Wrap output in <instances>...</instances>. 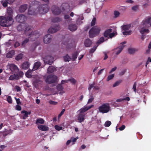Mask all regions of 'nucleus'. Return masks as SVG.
Masks as SVG:
<instances>
[{"label":"nucleus","instance_id":"41","mask_svg":"<svg viewBox=\"0 0 151 151\" xmlns=\"http://www.w3.org/2000/svg\"><path fill=\"white\" fill-rule=\"evenodd\" d=\"M63 59L65 61H69L71 59V58L68 55H67L63 57Z\"/></svg>","mask_w":151,"mask_h":151},{"label":"nucleus","instance_id":"58","mask_svg":"<svg viewBox=\"0 0 151 151\" xmlns=\"http://www.w3.org/2000/svg\"><path fill=\"white\" fill-rule=\"evenodd\" d=\"M16 75H17L19 77H19H22V76L23 75V73L22 72L20 71V72H19Z\"/></svg>","mask_w":151,"mask_h":151},{"label":"nucleus","instance_id":"61","mask_svg":"<svg viewBox=\"0 0 151 151\" xmlns=\"http://www.w3.org/2000/svg\"><path fill=\"white\" fill-rule=\"evenodd\" d=\"M6 2H3V1H2L1 2V3L2 4L3 6H4V7H6L7 6V4H8L7 2H6Z\"/></svg>","mask_w":151,"mask_h":151},{"label":"nucleus","instance_id":"27","mask_svg":"<svg viewBox=\"0 0 151 151\" xmlns=\"http://www.w3.org/2000/svg\"><path fill=\"white\" fill-rule=\"evenodd\" d=\"M56 70V68L53 66H50L47 69V72L48 73H50L53 72Z\"/></svg>","mask_w":151,"mask_h":151},{"label":"nucleus","instance_id":"57","mask_svg":"<svg viewBox=\"0 0 151 151\" xmlns=\"http://www.w3.org/2000/svg\"><path fill=\"white\" fill-rule=\"evenodd\" d=\"M95 85V83L94 82L93 83L89 85V86L88 88V89L90 91L91 90V89L93 88L94 87V86Z\"/></svg>","mask_w":151,"mask_h":151},{"label":"nucleus","instance_id":"51","mask_svg":"<svg viewBox=\"0 0 151 151\" xmlns=\"http://www.w3.org/2000/svg\"><path fill=\"white\" fill-rule=\"evenodd\" d=\"M55 129L58 131L62 129V127H60L57 125H55Z\"/></svg>","mask_w":151,"mask_h":151},{"label":"nucleus","instance_id":"49","mask_svg":"<svg viewBox=\"0 0 151 151\" xmlns=\"http://www.w3.org/2000/svg\"><path fill=\"white\" fill-rule=\"evenodd\" d=\"M68 80V81H70L72 83L74 84H75L76 82V81L75 79L72 78Z\"/></svg>","mask_w":151,"mask_h":151},{"label":"nucleus","instance_id":"46","mask_svg":"<svg viewBox=\"0 0 151 151\" xmlns=\"http://www.w3.org/2000/svg\"><path fill=\"white\" fill-rule=\"evenodd\" d=\"M114 74H112L109 75L107 77V81H109V80L112 79L114 77Z\"/></svg>","mask_w":151,"mask_h":151},{"label":"nucleus","instance_id":"64","mask_svg":"<svg viewBox=\"0 0 151 151\" xmlns=\"http://www.w3.org/2000/svg\"><path fill=\"white\" fill-rule=\"evenodd\" d=\"M117 69V67L116 66L114 67V68H113L109 72V73H111L112 72L114 71Z\"/></svg>","mask_w":151,"mask_h":151},{"label":"nucleus","instance_id":"6","mask_svg":"<svg viewBox=\"0 0 151 151\" xmlns=\"http://www.w3.org/2000/svg\"><path fill=\"white\" fill-rule=\"evenodd\" d=\"M58 78L56 76L52 74L48 76L46 78L45 81L48 84L55 83L57 82Z\"/></svg>","mask_w":151,"mask_h":151},{"label":"nucleus","instance_id":"53","mask_svg":"<svg viewBox=\"0 0 151 151\" xmlns=\"http://www.w3.org/2000/svg\"><path fill=\"white\" fill-rule=\"evenodd\" d=\"M49 103L53 105H55L58 104V103L57 102L55 101H52L51 100H50L49 101Z\"/></svg>","mask_w":151,"mask_h":151},{"label":"nucleus","instance_id":"4","mask_svg":"<svg viewBox=\"0 0 151 151\" xmlns=\"http://www.w3.org/2000/svg\"><path fill=\"white\" fill-rule=\"evenodd\" d=\"M40 4L36 7L37 13L40 14H44L47 13L49 10L48 5L47 4H44L40 5Z\"/></svg>","mask_w":151,"mask_h":151},{"label":"nucleus","instance_id":"63","mask_svg":"<svg viewBox=\"0 0 151 151\" xmlns=\"http://www.w3.org/2000/svg\"><path fill=\"white\" fill-rule=\"evenodd\" d=\"M114 35H115V34L114 32H112L111 33V32L110 33L109 36L108 38H112V37H114Z\"/></svg>","mask_w":151,"mask_h":151},{"label":"nucleus","instance_id":"14","mask_svg":"<svg viewBox=\"0 0 151 151\" xmlns=\"http://www.w3.org/2000/svg\"><path fill=\"white\" fill-rule=\"evenodd\" d=\"M93 106L94 105H93L88 106H85L83 108H81L78 111L84 114V113L87 111L91 108L93 107Z\"/></svg>","mask_w":151,"mask_h":151},{"label":"nucleus","instance_id":"60","mask_svg":"<svg viewBox=\"0 0 151 151\" xmlns=\"http://www.w3.org/2000/svg\"><path fill=\"white\" fill-rule=\"evenodd\" d=\"M16 109L18 111H21L22 109V107L18 105H17L16 106Z\"/></svg>","mask_w":151,"mask_h":151},{"label":"nucleus","instance_id":"37","mask_svg":"<svg viewBox=\"0 0 151 151\" xmlns=\"http://www.w3.org/2000/svg\"><path fill=\"white\" fill-rule=\"evenodd\" d=\"M23 55L22 54L20 53L17 55L15 57V59L17 60L18 61L22 58Z\"/></svg>","mask_w":151,"mask_h":151},{"label":"nucleus","instance_id":"40","mask_svg":"<svg viewBox=\"0 0 151 151\" xmlns=\"http://www.w3.org/2000/svg\"><path fill=\"white\" fill-rule=\"evenodd\" d=\"M122 33L124 35H131L132 33V31L131 30H129L128 31H125L123 32Z\"/></svg>","mask_w":151,"mask_h":151},{"label":"nucleus","instance_id":"42","mask_svg":"<svg viewBox=\"0 0 151 151\" xmlns=\"http://www.w3.org/2000/svg\"><path fill=\"white\" fill-rule=\"evenodd\" d=\"M105 41L104 38L103 37H101L98 41L97 43L100 44L104 42Z\"/></svg>","mask_w":151,"mask_h":151},{"label":"nucleus","instance_id":"11","mask_svg":"<svg viewBox=\"0 0 151 151\" xmlns=\"http://www.w3.org/2000/svg\"><path fill=\"white\" fill-rule=\"evenodd\" d=\"M60 28V26L58 25H55L53 27H51L48 30L49 33H53L58 31Z\"/></svg>","mask_w":151,"mask_h":151},{"label":"nucleus","instance_id":"56","mask_svg":"<svg viewBox=\"0 0 151 151\" xmlns=\"http://www.w3.org/2000/svg\"><path fill=\"white\" fill-rule=\"evenodd\" d=\"M94 99V97L93 96H91V98L89 99L87 102V104H90L91 103Z\"/></svg>","mask_w":151,"mask_h":151},{"label":"nucleus","instance_id":"28","mask_svg":"<svg viewBox=\"0 0 151 151\" xmlns=\"http://www.w3.org/2000/svg\"><path fill=\"white\" fill-rule=\"evenodd\" d=\"M112 31L111 29H109L106 30L104 33V36L105 37H107L109 36L110 33Z\"/></svg>","mask_w":151,"mask_h":151},{"label":"nucleus","instance_id":"43","mask_svg":"<svg viewBox=\"0 0 151 151\" xmlns=\"http://www.w3.org/2000/svg\"><path fill=\"white\" fill-rule=\"evenodd\" d=\"M56 89L58 91H60L63 89V88L61 84H58L56 86Z\"/></svg>","mask_w":151,"mask_h":151},{"label":"nucleus","instance_id":"17","mask_svg":"<svg viewBox=\"0 0 151 151\" xmlns=\"http://www.w3.org/2000/svg\"><path fill=\"white\" fill-rule=\"evenodd\" d=\"M9 67L10 70L12 72L16 73L19 71V69L14 64H11Z\"/></svg>","mask_w":151,"mask_h":151},{"label":"nucleus","instance_id":"36","mask_svg":"<svg viewBox=\"0 0 151 151\" xmlns=\"http://www.w3.org/2000/svg\"><path fill=\"white\" fill-rule=\"evenodd\" d=\"M78 53V52H76L73 54L72 59L73 61H75L76 59Z\"/></svg>","mask_w":151,"mask_h":151},{"label":"nucleus","instance_id":"22","mask_svg":"<svg viewBox=\"0 0 151 151\" xmlns=\"http://www.w3.org/2000/svg\"><path fill=\"white\" fill-rule=\"evenodd\" d=\"M37 127L40 130L43 131H47L49 130L48 127L46 125H39Z\"/></svg>","mask_w":151,"mask_h":151},{"label":"nucleus","instance_id":"54","mask_svg":"<svg viewBox=\"0 0 151 151\" xmlns=\"http://www.w3.org/2000/svg\"><path fill=\"white\" fill-rule=\"evenodd\" d=\"M136 86L137 83L136 82H135L132 88V89L134 90V91L135 92H136L137 91Z\"/></svg>","mask_w":151,"mask_h":151},{"label":"nucleus","instance_id":"62","mask_svg":"<svg viewBox=\"0 0 151 151\" xmlns=\"http://www.w3.org/2000/svg\"><path fill=\"white\" fill-rule=\"evenodd\" d=\"M20 45V43L18 42H16L14 44V47H15L16 48L17 47L19 46Z\"/></svg>","mask_w":151,"mask_h":151},{"label":"nucleus","instance_id":"18","mask_svg":"<svg viewBox=\"0 0 151 151\" xmlns=\"http://www.w3.org/2000/svg\"><path fill=\"white\" fill-rule=\"evenodd\" d=\"M21 112L22 114H24L22 116V119H26L28 116V115L31 114V111H27L25 110L22 111Z\"/></svg>","mask_w":151,"mask_h":151},{"label":"nucleus","instance_id":"45","mask_svg":"<svg viewBox=\"0 0 151 151\" xmlns=\"http://www.w3.org/2000/svg\"><path fill=\"white\" fill-rule=\"evenodd\" d=\"M111 124V122L110 121H106L104 124V126L107 127H109Z\"/></svg>","mask_w":151,"mask_h":151},{"label":"nucleus","instance_id":"24","mask_svg":"<svg viewBox=\"0 0 151 151\" xmlns=\"http://www.w3.org/2000/svg\"><path fill=\"white\" fill-rule=\"evenodd\" d=\"M62 8L63 10L66 9H68L70 8V4L68 3H63L61 5Z\"/></svg>","mask_w":151,"mask_h":151},{"label":"nucleus","instance_id":"10","mask_svg":"<svg viewBox=\"0 0 151 151\" xmlns=\"http://www.w3.org/2000/svg\"><path fill=\"white\" fill-rule=\"evenodd\" d=\"M52 13L55 15H59L61 12V10L57 6L54 5L51 8Z\"/></svg>","mask_w":151,"mask_h":151},{"label":"nucleus","instance_id":"8","mask_svg":"<svg viewBox=\"0 0 151 151\" xmlns=\"http://www.w3.org/2000/svg\"><path fill=\"white\" fill-rule=\"evenodd\" d=\"M151 21V17H149L145 18L142 22L141 25L143 27L147 28L149 27V24Z\"/></svg>","mask_w":151,"mask_h":151},{"label":"nucleus","instance_id":"9","mask_svg":"<svg viewBox=\"0 0 151 151\" xmlns=\"http://www.w3.org/2000/svg\"><path fill=\"white\" fill-rule=\"evenodd\" d=\"M16 19L18 22L22 23L26 20V17L23 14H19L16 17Z\"/></svg>","mask_w":151,"mask_h":151},{"label":"nucleus","instance_id":"20","mask_svg":"<svg viewBox=\"0 0 151 151\" xmlns=\"http://www.w3.org/2000/svg\"><path fill=\"white\" fill-rule=\"evenodd\" d=\"M92 41L89 38L87 39L84 42L85 46L86 47H89L91 46L92 44Z\"/></svg>","mask_w":151,"mask_h":151},{"label":"nucleus","instance_id":"44","mask_svg":"<svg viewBox=\"0 0 151 151\" xmlns=\"http://www.w3.org/2000/svg\"><path fill=\"white\" fill-rule=\"evenodd\" d=\"M32 71V70H28L25 73L26 76L27 77H29L31 76L32 73H31V72Z\"/></svg>","mask_w":151,"mask_h":151},{"label":"nucleus","instance_id":"50","mask_svg":"<svg viewBox=\"0 0 151 151\" xmlns=\"http://www.w3.org/2000/svg\"><path fill=\"white\" fill-rule=\"evenodd\" d=\"M114 17L115 18H116L119 16L120 13L117 11H115L114 12Z\"/></svg>","mask_w":151,"mask_h":151},{"label":"nucleus","instance_id":"3","mask_svg":"<svg viewBox=\"0 0 151 151\" xmlns=\"http://www.w3.org/2000/svg\"><path fill=\"white\" fill-rule=\"evenodd\" d=\"M40 2L37 1H32L30 4L28 9V14L29 15H35L37 13L36 7L39 4Z\"/></svg>","mask_w":151,"mask_h":151},{"label":"nucleus","instance_id":"23","mask_svg":"<svg viewBox=\"0 0 151 151\" xmlns=\"http://www.w3.org/2000/svg\"><path fill=\"white\" fill-rule=\"evenodd\" d=\"M28 5L27 4H24L20 6L19 8V11L20 12H23L27 9Z\"/></svg>","mask_w":151,"mask_h":151},{"label":"nucleus","instance_id":"30","mask_svg":"<svg viewBox=\"0 0 151 151\" xmlns=\"http://www.w3.org/2000/svg\"><path fill=\"white\" fill-rule=\"evenodd\" d=\"M15 54V51L14 50H12L8 52L6 55L7 58H11L14 56Z\"/></svg>","mask_w":151,"mask_h":151},{"label":"nucleus","instance_id":"31","mask_svg":"<svg viewBox=\"0 0 151 151\" xmlns=\"http://www.w3.org/2000/svg\"><path fill=\"white\" fill-rule=\"evenodd\" d=\"M18 79L19 77L15 73L11 75L9 78V80H18Z\"/></svg>","mask_w":151,"mask_h":151},{"label":"nucleus","instance_id":"47","mask_svg":"<svg viewBox=\"0 0 151 151\" xmlns=\"http://www.w3.org/2000/svg\"><path fill=\"white\" fill-rule=\"evenodd\" d=\"M97 48V47L94 46L89 50V52L90 53H93L96 50Z\"/></svg>","mask_w":151,"mask_h":151},{"label":"nucleus","instance_id":"1","mask_svg":"<svg viewBox=\"0 0 151 151\" xmlns=\"http://www.w3.org/2000/svg\"><path fill=\"white\" fill-rule=\"evenodd\" d=\"M17 29L19 31H24V34L29 37L36 36L37 35V31L33 30L31 26L25 23H22L18 25ZM36 37H35V38Z\"/></svg>","mask_w":151,"mask_h":151},{"label":"nucleus","instance_id":"32","mask_svg":"<svg viewBox=\"0 0 151 151\" xmlns=\"http://www.w3.org/2000/svg\"><path fill=\"white\" fill-rule=\"evenodd\" d=\"M62 20V19L58 17L53 18L52 19V22L53 23L58 22Z\"/></svg>","mask_w":151,"mask_h":151},{"label":"nucleus","instance_id":"48","mask_svg":"<svg viewBox=\"0 0 151 151\" xmlns=\"http://www.w3.org/2000/svg\"><path fill=\"white\" fill-rule=\"evenodd\" d=\"M7 101L9 103L12 104V101L11 97L10 96H8L7 99Z\"/></svg>","mask_w":151,"mask_h":151},{"label":"nucleus","instance_id":"12","mask_svg":"<svg viewBox=\"0 0 151 151\" xmlns=\"http://www.w3.org/2000/svg\"><path fill=\"white\" fill-rule=\"evenodd\" d=\"M85 114L80 112L77 115V120L79 122L81 123L83 122L85 119Z\"/></svg>","mask_w":151,"mask_h":151},{"label":"nucleus","instance_id":"59","mask_svg":"<svg viewBox=\"0 0 151 151\" xmlns=\"http://www.w3.org/2000/svg\"><path fill=\"white\" fill-rule=\"evenodd\" d=\"M138 9V6L136 5L132 7V9L134 11H136Z\"/></svg>","mask_w":151,"mask_h":151},{"label":"nucleus","instance_id":"26","mask_svg":"<svg viewBox=\"0 0 151 151\" xmlns=\"http://www.w3.org/2000/svg\"><path fill=\"white\" fill-rule=\"evenodd\" d=\"M139 50L138 48H130L128 49V51L129 53L130 54H133L136 52H137Z\"/></svg>","mask_w":151,"mask_h":151},{"label":"nucleus","instance_id":"13","mask_svg":"<svg viewBox=\"0 0 151 151\" xmlns=\"http://www.w3.org/2000/svg\"><path fill=\"white\" fill-rule=\"evenodd\" d=\"M39 36V33H38L37 32V35L35 36V37H36L35 38V36H33V37H34L35 39H36ZM31 37H28V38H26L24 40L22 41L21 45L23 47H25L27 43L29 41V38Z\"/></svg>","mask_w":151,"mask_h":151},{"label":"nucleus","instance_id":"39","mask_svg":"<svg viewBox=\"0 0 151 151\" xmlns=\"http://www.w3.org/2000/svg\"><path fill=\"white\" fill-rule=\"evenodd\" d=\"M143 35L145 33H149V30L148 29H144L143 28H142L139 31Z\"/></svg>","mask_w":151,"mask_h":151},{"label":"nucleus","instance_id":"52","mask_svg":"<svg viewBox=\"0 0 151 151\" xmlns=\"http://www.w3.org/2000/svg\"><path fill=\"white\" fill-rule=\"evenodd\" d=\"M96 21V18H94L93 19H92L91 23V26H93L95 25Z\"/></svg>","mask_w":151,"mask_h":151},{"label":"nucleus","instance_id":"25","mask_svg":"<svg viewBox=\"0 0 151 151\" xmlns=\"http://www.w3.org/2000/svg\"><path fill=\"white\" fill-rule=\"evenodd\" d=\"M41 65V63L40 62H37L35 63L34 64V66L33 67L32 70H37L39 68Z\"/></svg>","mask_w":151,"mask_h":151},{"label":"nucleus","instance_id":"38","mask_svg":"<svg viewBox=\"0 0 151 151\" xmlns=\"http://www.w3.org/2000/svg\"><path fill=\"white\" fill-rule=\"evenodd\" d=\"M122 81V80H119L116 82L113 85V87H114L119 86Z\"/></svg>","mask_w":151,"mask_h":151},{"label":"nucleus","instance_id":"15","mask_svg":"<svg viewBox=\"0 0 151 151\" xmlns=\"http://www.w3.org/2000/svg\"><path fill=\"white\" fill-rule=\"evenodd\" d=\"M52 36L50 34L45 35L43 38V41L45 43H50L52 39Z\"/></svg>","mask_w":151,"mask_h":151},{"label":"nucleus","instance_id":"35","mask_svg":"<svg viewBox=\"0 0 151 151\" xmlns=\"http://www.w3.org/2000/svg\"><path fill=\"white\" fill-rule=\"evenodd\" d=\"M125 46L122 45L119 47L117 48H116V49H118V51L116 53V55H119L122 51L123 49L124 48Z\"/></svg>","mask_w":151,"mask_h":151},{"label":"nucleus","instance_id":"55","mask_svg":"<svg viewBox=\"0 0 151 151\" xmlns=\"http://www.w3.org/2000/svg\"><path fill=\"white\" fill-rule=\"evenodd\" d=\"M65 109H63L60 113L58 115V118H59L63 115L64 112L65 111Z\"/></svg>","mask_w":151,"mask_h":151},{"label":"nucleus","instance_id":"5","mask_svg":"<svg viewBox=\"0 0 151 151\" xmlns=\"http://www.w3.org/2000/svg\"><path fill=\"white\" fill-rule=\"evenodd\" d=\"M101 31L100 28L96 26L92 27L89 31V37L90 38H93L98 35Z\"/></svg>","mask_w":151,"mask_h":151},{"label":"nucleus","instance_id":"21","mask_svg":"<svg viewBox=\"0 0 151 151\" xmlns=\"http://www.w3.org/2000/svg\"><path fill=\"white\" fill-rule=\"evenodd\" d=\"M30 66V63L27 61L24 62L22 65L21 67L22 69L26 70L28 69Z\"/></svg>","mask_w":151,"mask_h":151},{"label":"nucleus","instance_id":"33","mask_svg":"<svg viewBox=\"0 0 151 151\" xmlns=\"http://www.w3.org/2000/svg\"><path fill=\"white\" fill-rule=\"evenodd\" d=\"M44 122V120L43 119L41 118H38L37 120L36 124L37 125H38L39 124H43Z\"/></svg>","mask_w":151,"mask_h":151},{"label":"nucleus","instance_id":"16","mask_svg":"<svg viewBox=\"0 0 151 151\" xmlns=\"http://www.w3.org/2000/svg\"><path fill=\"white\" fill-rule=\"evenodd\" d=\"M45 59L47 60L46 63L49 65H51L53 62V58L51 56L49 55L45 56Z\"/></svg>","mask_w":151,"mask_h":151},{"label":"nucleus","instance_id":"34","mask_svg":"<svg viewBox=\"0 0 151 151\" xmlns=\"http://www.w3.org/2000/svg\"><path fill=\"white\" fill-rule=\"evenodd\" d=\"M131 25L130 24L124 25L121 27L125 31L128 30L131 27Z\"/></svg>","mask_w":151,"mask_h":151},{"label":"nucleus","instance_id":"19","mask_svg":"<svg viewBox=\"0 0 151 151\" xmlns=\"http://www.w3.org/2000/svg\"><path fill=\"white\" fill-rule=\"evenodd\" d=\"M68 28L71 31H74L76 30L77 27L76 24H71L69 25Z\"/></svg>","mask_w":151,"mask_h":151},{"label":"nucleus","instance_id":"2","mask_svg":"<svg viewBox=\"0 0 151 151\" xmlns=\"http://www.w3.org/2000/svg\"><path fill=\"white\" fill-rule=\"evenodd\" d=\"M13 18L11 17H0V25L3 27L10 26L13 23Z\"/></svg>","mask_w":151,"mask_h":151},{"label":"nucleus","instance_id":"29","mask_svg":"<svg viewBox=\"0 0 151 151\" xmlns=\"http://www.w3.org/2000/svg\"><path fill=\"white\" fill-rule=\"evenodd\" d=\"M7 14L9 16L12 18V15L13 14V10L12 8L10 7H8L7 9Z\"/></svg>","mask_w":151,"mask_h":151},{"label":"nucleus","instance_id":"7","mask_svg":"<svg viewBox=\"0 0 151 151\" xmlns=\"http://www.w3.org/2000/svg\"><path fill=\"white\" fill-rule=\"evenodd\" d=\"M98 109L100 112L103 113H107L109 111L110 107L108 103H105L100 106Z\"/></svg>","mask_w":151,"mask_h":151}]
</instances>
